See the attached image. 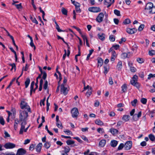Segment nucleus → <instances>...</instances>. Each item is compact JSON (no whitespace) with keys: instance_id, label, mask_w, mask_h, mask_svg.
I'll return each instance as SVG.
<instances>
[{"instance_id":"obj_1","label":"nucleus","mask_w":155,"mask_h":155,"mask_svg":"<svg viewBox=\"0 0 155 155\" xmlns=\"http://www.w3.org/2000/svg\"><path fill=\"white\" fill-rule=\"evenodd\" d=\"M19 113V121L21 122V127L20 129V133H21L22 130L24 128V126L27 124V120L28 115L27 111L23 110H20Z\"/></svg>"},{"instance_id":"obj_2","label":"nucleus","mask_w":155,"mask_h":155,"mask_svg":"<svg viewBox=\"0 0 155 155\" xmlns=\"http://www.w3.org/2000/svg\"><path fill=\"white\" fill-rule=\"evenodd\" d=\"M25 99H23L21 101L20 103V107L24 111H28L29 112L31 113V111L29 106L27 103L25 101Z\"/></svg>"},{"instance_id":"obj_3","label":"nucleus","mask_w":155,"mask_h":155,"mask_svg":"<svg viewBox=\"0 0 155 155\" xmlns=\"http://www.w3.org/2000/svg\"><path fill=\"white\" fill-rule=\"evenodd\" d=\"M145 9L148 10L150 14L155 13V6H153V3L151 2H149L147 4Z\"/></svg>"},{"instance_id":"obj_4","label":"nucleus","mask_w":155,"mask_h":155,"mask_svg":"<svg viewBox=\"0 0 155 155\" xmlns=\"http://www.w3.org/2000/svg\"><path fill=\"white\" fill-rule=\"evenodd\" d=\"M138 79V76L136 75H134L132 78V80L130 81V83L133 86L138 88L139 87V84L137 82Z\"/></svg>"},{"instance_id":"obj_5","label":"nucleus","mask_w":155,"mask_h":155,"mask_svg":"<svg viewBox=\"0 0 155 155\" xmlns=\"http://www.w3.org/2000/svg\"><path fill=\"white\" fill-rule=\"evenodd\" d=\"M61 92L65 95H67L69 91L68 87L66 84H61Z\"/></svg>"},{"instance_id":"obj_6","label":"nucleus","mask_w":155,"mask_h":155,"mask_svg":"<svg viewBox=\"0 0 155 155\" xmlns=\"http://www.w3.org/2000/svg\"><path fill=\"white\" fill-rule=\"evenodd\" d=\"M4 147L6 149H11L15 147L16 145L14 143L8 142L5 143Z\"/></svg>"},{"instance_id":"obj_7","label":"nucleus","mask_w":155,"mask_h":155,"mask_svg":"<svg viewBox=\"0 0 155 155\" xmlns=\"http://www.w3.org/2000/svg\"><path fill=\"white\" fill-rule=\"evenodd\" d=\"M71 113L73 117H76L79 114V112L77 108H74L71 110Z\"/></svg>"},{"instance_id":"obj_8","label":"nucleus","mask_w":155,"mask_h":155,"mask_svg":"<svg viewBox=\"0 0 155 155\" xmlns=\"http://www.w3.org/2000/svg\"><path fill=\"white\" fill-rule=\"evenodd\" d=\"M132 146V142L131 141H127L124 144V148L126 150H129Z\"/></svg>"},{"instance_id":"obj_9","label":"nucleus","mask_w":155,"mask_h":155,"mask_svg":"<svg viewBox=\"0 0 155 155\" xmlns=\"http://www.w3.org/2000/svg\"><path fill=\"white\" fill-rule=\"evenodd\" d=\"M90 12H98L101 11V9L99 7H90L88 9Z\"/></svg>"},{"instance_id":"obj_10","label":"nucleus","mask_w":155,"mask_h":155,"mask_svg":"<svg viewBox=\"0 0 155 155\" xmlns=\"http://www.w3.org/2000/svg\"><path fill=\"white\" fill-rule=\"evenodd\" d=\"M104 17V14L102 12H101L98 15L96 19V21L99 23L101 22Z\"/></svg>"},{"instance_id":"obj_11","label":"nucleus","mask_w":155,"mask_h":155,"mask_svg":"<svg viewBox=\"0 0 155 155\" xmlns=\"http://www.w3.org/2000/svg\"><path fill=\"white\" fill-rule=\"evenodd\" d=\"M26 153V151L23 148H20L18 149L16 155H24Z\"/></svg>"},{"instance_id":"obj_12","label":"nucleus","mask_w":155,"mask_h":155,"mask_svg":"<svg viewBox=\"0 0 155 155\" xmlns=\"http://www.w3.org/2000/svg\"><path fill=\"white\" fill-rule=\"evenodd\" d=\"M114 2V0H104V4L105 5H107V7L108 8Z\"/></svg>"},{"instance_id":"obj_13","label":"nucleus","mask_w":155,"mask_h":155,"mask_svg":"<svg viewBox=\"0 0 155 155\" xmlns=\"http://www.w3.org/2000/svg\"><path fill=\"white\" fill-rule=\"evenodd\" d=\"M137 31V30L135 28H127L126 30L127 32L128 33L131 34L134 33Z\"/></svg>"},{"instance_id":"obj_14","label":"nucleus","mask_w":155,"mask_h":155,"mask_svg":"<svg viewBox=\"0 0 155 155\" xmlns=\"http://www.w3.org/2000/svg\"><path fill=\"white\" fill-rule=\"evenodd\" d=\"M122 67V64L121 61H120L118 62L116 68L118 71H121Z\"/></svg>"},{"instance_id":"obj_15","label":"nucleus","mask_w":155,"mask_h":155,"mask_svg":"<svg viewBox=\"0 0 155 155\" xmlns=\"http://www.w3.org/2000/svg\"><path fill=\"white\" fill-rule=\"evenodd\" d=\"M141 112L140 111L139 112L138 114H135L133 116V119L135 120H138V118L141 117Z\"/></svg>"},{"instance_id":"obj_16","label":"nucleus","mask_w":155,"mask_h":155,"mask_svg":"<svg viewBox=\"0 0 155 155\" xmlns=\"http://www.w3.org/2000/svg\"><path fill=\"white\" fill-rule=\"evenodd\" d=\"M110 132L113 135H115L117 134L118 130L113 128H112L110 129Z\"/></svg>"},{"instance_id":"obj_17","label":"nucleus","mask_w":155,"mask_h":155,"mask_svg":"<svg viewBox=\"0 0 155 155\" xmlns=\"http://www.w3.org/2000/svg\"><path fill=\"white\" fill-rule=\"evenodd\" d=\"M42 144L41 143H38L36 147V150L38 152H40L41 150Z\"/></svg>"},{"instance_id":"obj_18","label":"nucleus","mask_w":155,"mask_h":155,"mask_svg":"<svg viewBox=\"0 0 155 155\" xmlns=\"http://www.w3.org/2000/svg\"><path fill=\"white\" fill-rule=\"evenodd\" d=\"M122 91L124 93H125L127 89V85L125 84H124L121 87Z\"/></svg>"},{"instance_id":"obj_19","label":"nucleus","mask_w":155,"mask_h":155,"mask_svg":"<svg viewBox=\"0 0 155 155\" xmlns=\"http://www.w3.org/2000/svg\"><path fill=\"white\" fill-rule=\"evenodd\" d=\"M19 121L18 119H16L15 120V122L14 124V128L15 130H16L17 127L18 123Z\"/></svg>"},{"instance_id":"obj_20","label":"nucleus","mask_w":155,"mask_h":155,"mask_svg":"<svg viewBox=\"0 0 155 155\" xmlns=\"http://www.w3.org/2000/svg\"><path fill=\"white\" fill-rule=\"evenodd\" d=\"M117 143L118 142L117 141L115 140H113L111 141L110 144L112 147H115L117 146Z\"/></svg>"},{"instance_id":"obj_21","label":"nucleus","mask_w":155,"mask_h":155,"mask_svg":"<svg viewBox=\"0 0 155 155\" xmlns=\"http://www.w3.org/2000/svg\"><path fill=\"white\" fill-rule=\"evenodd\" d=\"M106 141L105 140H101L99 143V145L101 147H103L105 145Z\"/></svg>"},{"instance_id":"obj_22","label":"nucleus","mask_w":155,"mask_h":155,"mask_svg":"<svg viewBox=\"0 0 155 155\" xmlns=\"http://www.w3.org/2000/svg\"><path fill=\"white\" fill-rule=\"evenodd\" d=\"M98 66L101 67L103 63V60L101 58H99L98 59Z\"/></svg>"},{"instance_id":"obj_23","label":"nucleus","mask_w":155,"mask_h":155,"mask_svg":"<svg viewBox=\"0 0 155 155\" xmlns=\"http://www.w3.org/2000/svg\"><path fill=\"white\" fill-rule=\"evenodd\" d=\"M130 118V116L128 115H124L122 119L125 122H127L129 120Z\"/></svg>"},{"instance_id":"obj_24","label":"nucleus","mask_w":155,"mask_h":155,"mask_svg":"<svg viewBox=\"0 0 155 155\" xmlns=\"http://www.w3.org/2000/svg\"><path fill=\"white\" fill-rule=\"evenodd\" d=\"M98 36L99 39L102 41L104 40L105 39V35L104 34L102 33L101 35L98 34Z\"/></svg>"},{"instance_id":"obj_25","label":"nucleus","mask_w":155,"mask_h":155,"mask_svg":"<svg viewBox=\"0 0 155 155\" xmlns=\"http://www.w3.org/2000/svg\"><path fill=\"white\" fill-rule=\"evenodd\" d=\"M95 122L96 124L99 125H104V123L102 121L99 119L96 120Z\"/></svg>"},{"instance_id":"obj_26","label":"nucleus","mask_w":155,"mask_h":155,"mask_svg":"<svg viewBox=\"0 0 155 155\" xmlns=\"http://www.w3.org/2000/svg\"><path fill=\"white\" fill-rule=\"evenodd\" d=\"M41 78V75H39L38 77H37V78H36V82L35 84V86H36V87L35 88V89H34V92H35V90L36 89H37V88H38V78Z\"/></svg>"},{"instance_id":"obj_27","label":"nucleus","mask_w":155,"mask_h":155,"mask_svg":"<svg viewBox=\"0 0 155 155\" xmlns=\"http://www.w3.org/2000/svg\"><path fill=\"white\" fill-rule=\"evenodd\" d=\"M35 84V82L34 81H33L31 82V87H30V94L31 95L32 91H34V90L33 89L34 86Z\"/></svg>"},{"instance_id":"obj_28","label":"nucleus","mask_w":155,"mask_h":155,"mask_svg":"<svg viewBox=\"0 0 155 155\" xmlns=\"http://www.w3.org/2000/svg\"><path fill=\"white\" fill-rule=\"evenodd\" d=\"M30 82V79L29 78H27L26 79V81L25 82V88H27Z\"/></svg>"},{"instance_id":"obj_29","label":"nucleus","mask_w":155,"mask_h":155,"mask_svg":"<svg viewBox=\"0 0 155 155\" xmlns=\"http://www.w3.org/2000/svg\"><path fill=\"white\" fill-rule=\"evenodd\" d=\"M78 54L76 55L75 56V58L76 60V61L77 62L78 61V56H80L81 55V53L80 51V48L79 46H78Z\"/></svg>"},{"instance_id":"obj_30","label":"nucleus","mask_w":155,"mask_h":155,"mask_svg":"<svg viewBox=\"0 0 155 155\" xmlns=\"http://www.w3.org/2000/svg\"><path fill=\"white\" fill-rule=\"evenodd\" d=\"M149 137L150 139L152 141H153L155 140V137L154 135L150 134L149 135Z\"/></svg>"},{"instance_id":"obj_31","label":"nucleus","mask_w":155,"mask_h":155,"mask_svg":"<svg viewBox=\"0 0 155 155\" xmlns=\"http://www.w3.org/2000/svg\"><path fill=\"white\" fill-rule=\"evenodd\" d=\"M93 51L94 50L92 49L89 50V53L88 54L86 58L87 60H88L89 59V58L91 55L92 54Z\"/></svg>"},{"instance_id":"obj_32","label":"nucleus","mask_w":155,"mask_h":155,"mask_svg":"<svg viewBox=\"0 0 155 155\" xmlns=\"http://www.w3.org/2000/svg\"><path fill=\"white\" fill-rule=\"evenodd\" d=\"M61 12L63 15H67V11L63 7L61 9Z\"/></svg>"},{"instance_id":"obj_33","label":"nucleus","mask_w":155,"mask_h":155,"mask_svg":"<svg viewBox=\"0 0 155 155\" xmlns=\"http://www.w3.org/2000/svg\"><path fill=\"white\" fill-rule=\"evenodd\" d=\"M44 146L47 149H48L51 146L50 143L48 142H46L44 144Z\"/></svg>"},{"instance_id":"obj_34","label":"nucleus","mask_w":155,"mask_h":155,"mask_svg":"<svg viewBox=\"0 0 155 155\" xmlns=\"http://www.w3.org/2000/svg\"><path fill=\"white\" fill-rule=\"evenodd\" d=\"M137 102V99H134L133 101L131 102V104L132 106L135 107L136 106V104Z\"/></svg>"},{"instance_id":"obj_35","label":"nucleus","mask_w":155,"mask_h":155,"mask_svg":"<svg viewBox=\"0 0 155 155\" xmlns=\"http://www.w3.org/2000/svg\"><path fill=\"white\" fill-rule=\"evenodd\" d=\"M67 144L68 145H70L72 144H73L74 143V141L71 140H68L66 141Z\"/></svg>"},{"instance_id":"obj_36","label":"nucleus","mask_w":155,"mask_h":155,"mask_svg":"<svg viewBox=\"0 0 155 155\" xmlns=\"http://www.w3.org/2000/svg\"><path fill=\"white\" fill-rule=\"evenodd\" d=\"M56 125L59 128H60L61 129H62L63 128V126H62V124L60 121L57 122Z\"/></svg>"},{"instance_id":"obj_37","label":"nucleus","mask_w":155,"mask_h":155,"mask_svg":"<svg viewBox=\"0 0 155 155\" xmlns=\"http://www.w3.org/2000/svg\"><path fill=\"white\" fill-rule=\"evenodd\" d=\"M70 150V149L69 147L66 146L64 147V151L65 153H67Z\"/></svg>"},{"instance_id":"obj_38","label":"nucleus","mask_w":155,"mask_h":155,"mask_svg":"<svg viewBox=\"0 0 155 155\" xmlns=\"http://www.w3.org/2000/svg\"><path fill=\"white\" fill-rule=\"evenodd\" d=\"M149 54L150 56H153L155 54V51L152 50L149 51Z\"/></svg>"},{"instance_id":"obj_39","label":"nucleus","mask_w":155,"mask_h":155,"mask_svg":"<svg viewBox=\"0 0 155 155\" xmlns=\"http://www.w3.org/2000/svg\"><path fill=\"white\" fill-rule=\"evenodd\" d=\"M0 123L2 125L5 124V121L2 117H0Z\"/></svg>"},{"instance_id":"obj_40","label":"nucleus","mask_w":155,"mask_h":155,"mask_svg":"<svg viewBox=\"0 0 155 155\" xmlns=\"http://www.w3.org/2000/svg\"><path fill=\"white\" fill-rule=\"evenodd\" d=\"M114 12L116 15L118 16H120V12L119 10L115 9L114 10Z\"/></svg>"},{"instance_id":"obj_41","label":"nucleus","mask_w":155,"mask_h":155,"mask_svg":"<svg viewBox=\"0 0 155 155\" xmlns=\"http://www.w3.org/2000/svg\"><path fill=\"white\" fill-rule=\"evenodd\" d=\"M140 101L143 104H145L146 103L147 100L145 98H143L141 99Z\"/></svg>"},{"instance_id":"obj_42","label":"nucleus","mask_w":155,"mask_h":155,"mask_svg":"<svg viewBox=\"0 0 155 155\" xmlns=\"http://www.w3.org/2000/svg\"><path fill=\"white\" fill-rule=\"evenodd\" d=\"M9 65L12 67L11 70V71H12L13 68H14L15 71L16 70V65L15 64H9Z\"/></svg>"},{"instance_id":"obj_43","label":"nucleus","mask_w":155,"mask_h":155,"mask_svg":"<svg viewBox=\"0 0 155 155\" xmlns=\"http://www.w3.org/2000/svg\"><path fill=\"white\" fill-rule=\"evenodd\" d=\"M137 61L138 63L140 64L144 62L143 59V58H139L137 59Z\"/></svg>"},{"instance_id":"obj_44","label":"nucleus","mask_w":155,"mask_h":155,"mask_svg":"<svg viewBox=\"0 0 155 155\" xmlns=\"http://www.w3.org/2000/svg\"><path fill=\"white\" fill-rule=\"evenodd\" d=\"M144 27V25L143 24H142L140 25L138 29V30L139 31H141L143 29Z\"/></svg>"},{"instance_id":"obj_45","label":"nucleus","mask_w":155,"mask_h":155,"mask_svg":"<svg viewBox=\"0 0 155 155\" xmlns=\"http://www.w3.org/2000/svg\"><path fill=\"white\" fill-rule=\"evenodd\" d=\"M124 146V145L123 143H121L118 146V150H121L123 149Z\"/></svg>"},{"instance_id":"obj_46","label":"nucleus","mask_w":155,"mask_h":155,"mask_svg":"<svg viewBox=\"0 0 155 155\" xmlns=\"http://www.w3.org/2000/svg\"><path fill=\"white\" fill-rule=\"evenodd\" d=\"M130 22V20L129 19H126L123 22V23L125 24H128Z\"/></svg>"},{"instance_id":"obj_47","label":"nucleus","mask_w":155,"mask_h":155,"mask_svg":"<svg viewBox=\"0 0 155 155\" xmlns=\"http://www.w3.org/2000/svg\"><path fill=\"white\" fill-rule=\"evenodd\" d=\"M97 131L99 133H103L104 132V130L102 128H99L97 129Z\"/></svg>"},{"instance_id":"obj_48","label":"nucleus","mask_w":155,"mask_h":155,"mask_svg":"<svg viewBox=\"0 0 155 155\" xmlns=\"http://www.w3.org/2000/svg\"><path fill=\"white\" fill-rule=\"evenodd\" d=\"M4 134H5V136L4 137L5 138H6L7 137H10V135L6 131H5V132H4Z\"/></svg>"},{"instance_id":"obj_49","label":"nucleus","mask_w":155,"mask_h":155,"mask_svg":"<svg viewBox=\"0 0 155 155\" xmlns=\"http://www.w3.org/2000/svg\"><path fill=\"white\" fill-rule=\"evenodd\" d=\"M15 5L18 9H21L22 8L21 4V3H20L19 4Z\"/></svg>"},{"instance_id":"obj_50","label":"nucleus","mask_w":155,"mask_h":155,"mask_svg":"<svg viewBox=\"0 0 155 155\" xmlns=\"http://www.w3.org/2000/svg\"><path fill=\"white\" fill-rule=\"evenodd\" d=\"M25 126V125L24 126ZM30 125H29L28 127H27L25 129V126H24V128L22 130V133H20V131H19V134H23V132H26L28 128L29 127Z\"/></svg>"},{"instance_id":"obj_51","label":"nucleus","mask_w":155,"mask_h":155,"mask_svg":"<svg viewBox=\"0 0 155 155\" xmlns=\"http://www.w3.org/2000/svg\"><path fill=\"white\" fill-rule=\"evenodd\" d=\"M30 45L31 47H34V50H35V48H36L35 46V45H34V43L33 42V40H31V42L30 43Z\"/></svg>"},{"instance_id":"obj_52","label":"nucleus","mask_w":155,"mask_h":155,"mask_svg":"<svg viewBox=\"0 0 155 155\" xmlns=\"http://www.w3.org/2000/svg\"><path fill=\"white\" fill-rule=\"evenodd\" d=\"M130 70L132 72H135L136 71L137 69L135 68L134 67H130Z\"/></svg>"},{"instance_id":"obj_53","label":"nucleus","mask_w":155,"mask_h":155,"mask_svg":"<svg viewBox=\"0 0 155 155\" xmlns=\"http://www.w3.org/2000/svg\"><path fill=\"white\" fill-rule=\"evenodd\" d=\"M90 89V90L91 91L92 90V88L91 87H90L88 85H87L86 87H85V85L84 84V90L82 91V92H83L84 90H86L87 89Z\"/></svg>"},{"instance_id":"obj_54","label":"nucleus","mask_w":155,"mask_h":155,"mask_svg":"<svg viewBox=\"0 0 155 155\" xmlns=\"http://www.w3.org/2000/svg\"><path fill=\"white\" fill-rule=\"evenodd\" d=\"M153 77H155V74H150L148 75L147 78L148 79H150L151 78Z\"/></svg>"},{"instance_id":"obj_55","label":"nucleus","mask_w":155,"mask_h":155,"mask_svg":"<svg viewBox=\"0 0 155 155\" xmlns=\"http://www.w3.org/2000/svg\"><path fill=\"white\" fill-rule=\"evenodd\" d=\"M137 46L135 44L133 46L132 50L133 51H136L137 50Z\"/></svg>"},{"instance_id":"obj_56","label":"nucleus","mask_w":155,"mask_h":155,"mask_svg":"<svg viewBox=\"0 0 155 155\" xmlns=\"http://www.w3.org/2000/svg\"><path fill=\"white\" fill-rule=\"evenodd\" d=\"M56 28L57 29L58 31L59 32H61L63 31L62 30L60 29V27L58 25L56 26Z\"/></svg>"},{"instance_id":"obj_57","label":"nucleus","mask_w":155,"mask_h":155,"mask_svg":"<svg viewBox=\"0 0 155 155\" xmlns=\"http://www.w3.org/2000/svg\"><path fill=\"white\" fill-rule=\"evenodd\" d=\"M81 36L82 38H83L84 41V42L85 41H86V40H88L87 37L85 35H81Z\"/></svg>"},{"instance_id":"obj_58","label":"nucleus","mask_w":155,"mask_h":155,"mask_svg":"<svg viewBox=\"0 0 155 155\" xmlns=\"http://www.w3.org/2000/svg\"><path fill=\"white\" fill-rule=\"evenodd\" d=\"M109 39L110 41H114L115 40L114 37L112 35H111L110 36Z\"/></svg>"},{"instance_id":"obj_59","label":"nucleus","mask_w":155,"mask_h":155,"mask_svg":"<svg viewBox=\"0 0 155 155\" xmlns=\"http://www.w3.org/2000/svg\"><path fill=\"white\" fill-rule=\"evenodd\" d=\"M39 9L40 10V12H41L42 13V17H43V18H44V17L45 16V13L44 12L43 10H42L41 8V7H40L39 8Z\"/></svg>"},{"instance_id":"obj_60","label":"nucleus","mask_w":155,"mask_h":155,"mask_svg":"<svg viewBox=\"0 0 155 155\" xmlns=\"http://www.w3.org/2000/svg\"><path fill=\"white\" fill-rule=\"evenodd\" d=\"M112 56L116 57L117 54L115 51H113L111 52Z\"/></svg>"},{"instance_id":"obj_61","label":"nucleus","mask_w":155,"mask_h":155,"mask_svg":"<svg viewBox=\"0 0 155 155\" xmlns=\"http://www.w3.org/2000/svg\"><path fill=\"white\" fill-rule=\"evenodd\" d=\"M43 77L42 78L44 80H45L47 77V74L45 72H44L43 73Z\"/></svg>"},{"instance_id":"obj_62","label":"nucleus","mask_w":155,"mask_h":155,"mask_svg":"<svg viewBox=\"0 0 155 155\" xmlns=\"http://www.w3.org/2000/svg\"><path fill=\"white\" fill-rule=\"evenodd\" d=\"M64 132L65 133H67V134L68 135L72 134V133L68 130H66L64 131Z\"/></svg>"},{"instance_id":"obj_63","label":"nucleus","mask_w":155,"mask_h":155,"mask_svg":"<svg viewBox=\"0 0 155 155\" xmlns=\"http://www.w3.org/2000/svg\"><path fill=\"white\" fill-rule=\"evenodd\" d=\"M126 40L125 38H121L120 41H119V43L120 44H121L123 42H125Z\"/></svg>"},{"instance_id":"obj_64","label":"nucleus","mask_w":155,"mask_h":155,"mask_svg":"<svg viewBox=\"0 0 155 155\" xmlns=\"http://www.w3.org/2000/svg\"><path fill=\"white\" fill-rule=\"evenodd\" d=\"M114 23L116 25L118 24L119 22V20L118 19L116 18H114Z\"/></svg>"}]
</instances>
